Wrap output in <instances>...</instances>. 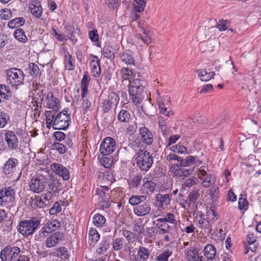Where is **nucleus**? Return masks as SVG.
I'll return each mask as SVG.
<instances>
[{"label":"nucleus","instance_id":"1","mask_svg":"<svg viewBox=\"0 0 261 261\" xmlns=\"http://www.w3.org/2000/svg\"><path fill=\"white\" fill-rule=\"evenodd\" d=\"M142 82L139 79H136L129 85V95L132 100L136 105L140 103L143 99L144 88Z\"/></svg>","mask_w":261,"mask_h":261},{"label":"nucleus","instance_id":"2","mask_svg":"<svg viewBox=\"0 0 261 261\" xmlns=\"http://www.w3.org/2000/svg\"><path fill=\"white\" fill-rule=\"evenodd\" d=\"M137 166L142 171H147L153 164V158L149 152L140 150L135 155Z\"/></svg>","mask_w":261,"mask_h":261},{"label":"nucleus","instance_id":"3","mask_svg":"<svg viewBox=\"0 0 261 261\" xmlns=\"http://www.w3.org/2000/svg\"><path fill=\"white\" fill-rule=\"evenodd\" d=\"M24 75L18 68H11L6 70L7 83L13 87H17L22 84Z\"/></svg>","mask_w":261,"mask_h":261},{"label":"nucleus","instance_id":"4","mask_svg":"<svg viewBox=\"0 0 261 261\" xmlns=\"http://www.w3.org/2000/svg\"><path fill=\"white\" fill-rule=\"evenodd\" d=\"M40 221L32 218L20 222L17 229L19 232L26 237L32 234L40 225Z\"/></svg>","mask_w":261,"mask_h":261},{"label":"nucleus","instance_id":"5","mask_svg":"<svg viewBox=\"0 0 261 261\" xmlns=\"http://www.w3.org/2000/svg\"><path fill=\"white\" fill-rule=\"evenodd\" d=\"M70 116L66 110L60 112L55 117L53 128L55 129H65L69 125Z\"/></svg>","mask_w":261,"mask_h":261},{"label":"nucleus","instance_id":"6","mask_svg":"<svg viewBox=\"0 0 261 261\" xmlns=\"http://www.w3.org/2000/svg\"><path fill=\"white\" fill-rule=\"evenodd\" d=\"M116 149L115 140L111 137L105 138L101 143L100 152L103 155L106 156L112 154Z\"/></svg>","mask_w":261,"mask_h":261},{"label":"nucleus","instance_id":"7","mask_svg":"<svg viewBox=\"0 0 261 261\" xmlns=\"http://www.w3.org/2000/svg\"><path fill=\"white\" fill-rule=\"evenodd\" d=\"M20 251L18 247L7 246L1 251L0 258L2 261H13L16 259Z\"/></svg>","mask_w":261,"mask_h":261},{"label":"nucleus","instance_id":"8","mask_svg":"<svg viewBox=\"0 0 261 261\" xmlns=\"http://www.w3.org/2000/svg\"><path fill=\"white\" fill-rule=\"evenodd\" d=\"M46 186V181L41 175L33 177L30 184L31 190L36 193L42 192L45 189Z\"/></svg>","mask_w":261,"mask_h":261},{"label":"nucleus","instance_id":"9","mask_svg":"<svg viewBox=\"0 0 261 261\" xmlns=\"http://www.w3.org/2000/svg\"><path fill=\"white\" fill-rule=\"evenodd\" d=\"M14 199V190L10 187L0 189V206H4Z\"/></svg>","mask_w":261,"mask_h":261},{"label":"nucleus","instance_id":"10","mask_svg":"<svg viewBox=\"0 0 261 261\" xmlns=\"http://www.w3.org/2000/svg\"><path fill=\"white\" fill-rule=\"evenodd\" d=\"M64 233L60 231L56 232L48 237L45 241V246L47 248H52L56 246L60 242L64 239Z\"/></svg>","mask_w":261,"mask_h":261},{"label":"nucleus","instance_id":"11","mask_svg":"<svg viewBox=\"0 0 261 261\" xmlns=\"http://www.w3.org/2000/svg\"><path fill=\"white\" fill-rule=\"evenodd\" d=\"M5 140L7 146L10 149H16L19 146V140L15 134L12 131H8L5 136Z\"/></svg>","mask_w":261,"mask_h":261},{"label":"nucleus","instance_id":"12","mask_svg":"<svg viewBox=\"0 0 261 261\" xmlns=\"http://www.w3.org/2000/svg\"><path fill=\"white\" fill-rule=\"evenodd\" d=\"M43 105L45 107L52 109L54 111H57L59 109V101L51 92L47 94Z\"/></svg>","mask_w":261,"mask_h":261},{"label":"nucleus","instance_id":"13","mask_svg":"<svg viewBox=\"0 0 261 261\" xmlns=\"http://www.w3.org/2000/svg\"><path fill=\"white\" fill-rule=\"evenodd\" d=\"M170 98L167 97L161 99L160 96L158 99V105L160 112L165 115L166 116L170 117L174 114V112L171 110H169V105L168 103H165V102L167 101L168 102L169 101Z\"/></svg>","mask_w":261,"mask_h":261},{"label":"nucleus","instance_id":"14","mask_svg":"<svg viewBox=\"0 0 261 261\" xmlns=\"http://www.w3.org/2000/svg\"><path fill=\"white\" fill-rule=\"evenodd\" d=\"M51 170L59 176H61L63 180H68L70 178L69 170L63 165L59 163L51 165Z\"/></svg>","mask_w":261,"mask_h":261},{"label":"nucleus","instance_id":"15","mask_svg":"<svg viewBox=\"0 0 261 261\" xmlns=\"http://www.w3.org/2000/svg\"><path fill=\"white\" fill-rule=\"evenodd\" d=\"M184 253L187 261H202V256H199L198 250L194 247H188Z\"/></svg>","mask_w":261,"mask_h":261},{"label":"nucleus","instance_id":"16","mask_svg":"<svg viewBox=\"0 0 261 261\" xmlns=\"http://www.w3.org/2000/svg\"><path fill=\"white\" fill-rule=\"evenodd\" d=\"M100 60L94 55H91L90 58V66L91 71L94 77H98L100 75L101 70L100 67Z\"/></svg>","mask_w":261,"mask_h":261},{"label":"nucleus","instance_id":"17","mask_svg":"<svg viewBox=\"0 0 261 261\" xmlns=\"http://www.w3.org/2000/svg\"><path fill=\"white\" fill-rule=\"evenodd\" d=\"M129 255L131 261H146L150 255V252L147 248L141 246L137 252V257L135 255L131 256L130 253Z\"/></svg>","mask_w":261,"mask_h":261},{"label":"nucleus","instance_id":"18","mask_svg":"<svg viewBox=\"0 0 261 261\" xmlns=\"http://www.w3.org/2000/svg\"><path fill=\"white\" fill-rule=\"evenodd\" d=\"M31 13L36 18H40L42 14V8L40 3L37 0H33L29 4Z\"/></svg>","mask_w":261,"mask_h":261},{"label":"nucleus","instance_id":"19","mask_svg":"<svg viewBox=\"0 0 261 261\" xmlns=\"http://www.w3.org/2000/svg\"><path fill=\"white\" fill-rule=\"evenodd\" d=\"M139 133L141 136V141L147 144L150 145L153 142V136L149 130L145 127H141L139 128Z\"/></svg>","mask_w":261,"mask_h":261},{"label":"nucleus","instance_id":"20","mask_svg":"<svg viewBox=\"0 0 261 261\" xmlns=\"http://www.w3.org/2000/svg\"><path fill=\"white\" fill-rule=\"evenodd\" d=\"M150 211L151 207L150 205L145 202L137 205L134 208V213L140 217L146 216L150 213Z\"/></svg>","mask_w":261,"mask_h":261},{"label":"nucleus","instance_id":"21","mask_svg":"<svg viewBox=\"0 0 261 261\" xmlns=\"http://www.w3.org/2000/svg\"><path fill=\"white\" fill-rule=\"evenodd\" d=\"M142 32L143 35L141 34H137L136 38L138 40H141L144 44L149 45L151 42L150 31L142 28Z\"/></svg>","mask_w":261,"mask_h":261},{"label":"nucleus","instance_id":"22","mask_svg":"<svg viewBox=\"0 0 261 261\" xmlns=\"http://www.w3.org/2000/svg\"><path fill=\"white\" fill-rule=\"evenodd\" d=\"M156 201L159 203L162 208L165 209L170 204V197L169 194L162 195L158 194L155 196Z\"/></svg>","mask_w":261,"mask_h":261},{"label":"nucleus","instance_id":"23","mask_svg":"<svg viewBox=\"0 0 261 261\" xmlns=\"http://www.w3.org/2000/svg\"><path fill=\"white\" fill-rule=\"evenodd\" d=\"M17 160L15 158H11L5 164L4 167L3 171L6 174H9L13 172L15 169L16 166L17 165Z\"/></svg>","mask_w":261,"mask_h":261},{"label":"nucleus","instance_id":"24","mask_svg":"<svg viewBox=\"0 0 261 261\" xmlns=\"http://www.w3.org/2000/svg\"><path fill=\"white\" fill-rule=\"evenodd\" d=\"M95 196H98L99 203L101 206L108 207L110 205L109 195L106 192H96Z\"/></svg>","mask_w":261,"mask_h":261},{"label":"nucleus","instance_id":"25","mask_svg":"<svg viewBox=\"0 0 261 261\" xmlns=\"http://www.w3.org/2000/svg\"><path fill=\"white\" fill-rule=\"evenodd\" d=\"M117 101V96L114 94H111L109 96L108 99H105L102 102V108L105 112H108L112 107V104Z\"/></svg>","mask_w":261,"mask_h":261},{"label":"nucleus","instance_id":"26","mask_svg":"<svg viewBox=\"0 0 261 261\" xmlns=\"http://www.w3.org/2000/svg\"><path fill=\"white\" fill-rule=\"evenodd\" d=\"M203 254L207 259L213 260L216 256V249L213 245L207 244L204 248Z\"/></svg>","mask_w":261,"mask_h":261},{"label":"nucleus","instance_id":"27","mask_svg":"<svg viewBox=\"0 0 261 261\" xmlns=\"http://www.w3.org/2000/svg\"><path fill=\"white\" fill-rule=\"evenodd\" d=\"M90 81V77L87 74L83 75V79L81 82V88L82 91V97L84 98L88 94V87Z\"/></svg>","mask_w":261,"mask_h":261},{"label":"nucleus","instance_id":"28","mask_svg":"<svg viewBox=\"0 0 261 261\" xmlns=\"http://www.w3.org/2000/svg\"><path fill=\"white\" fill-rule=\"evenodd\" d=\"M196 72L200 80L203 82H207L210 80L215 74L214 72H207L205 69H199Z\"/></svg>","mask_w":261,"mask_h":261},{"label":"nucleus","instance_id":"29","mask_svg":"<svg viewBox=\"0 0 261 261\" xmlns=\"http://www.w3.org/2000/svg\"><path fill=\"white\" fill-rule=\"evenodd\" d=\"M48 189L50 194L56 195L61 190V184L59 180L53 179L48 184Z\"/></svg>","mask_w":261,"mask_h":261},{"label":"nucleus","instance_id":"30","mask_svg":"<svg viewBox=\"0 0 261 261\" xmlns=\"http://www.w3.org/2000/svg\"><path fill=\"white\" fill-rule=\"evenodd\" d=\"M199 160L196 156L189 155L185 159L181 158L180 165L182 167L190 166L195 164Z\"/></svg>","mask_w":261,"mask_h":261},{"label":"nucleus","instance_id":"31","mask_svg":"<svg viewBox=\"0 0 261 261\" xmlns=\"http://www.w3.org/2000/svg\"><path fill=\"white\" fill-rule=\"evenodd\" d=\"M143 187L144 189L148 190L150 193H153L156 189V184L155 182L150 179L149 177H145L143 179Z\"/></svg>","mask_w":261,"mask_h":261},{"label":"nucleus","instance_id":"32","mask_svg":"<svg viewBox=\"0 0 261 261\" xmlns=\"http://www.w3.org/2000/svg\"><path fill=\"white\" fill-rule=\"evenodd\" d=\"M52 254L54 256L60 257L62 259H66L69 257L67 249L65 247L55 249Z\"/></svg>","mask_w":261,"mask_h":261},{"label":"nucleus","instance_id":"33","mask_svg":"<svg viewBox=\"0 0 261 261\" xmlns=\"http://www.w3.org/2000/svg\"><path fill=\"white\" fill-rule=\"evenodd\" d=\"M156 227L159 229L160 234H163L167 233L170 229L169 224L165 222H161L158 221V219L154 221Z\"/></svg>","mask_w":261,"mask_h":261},{"label":"nucleus","instance_id":"34","mask_svg":"<svg viewBox=\"0 0 261 261\" xmlns=\"http://www.w3.org/2000/svg\"><path fill=\"white\" fill-rule=\"evenodd\" d=\"M172 254V250L171 248H167L164 252L159 254L155 257L157 261H168L169 257Z\"/></svg>","mask_w":261,"mask_h":261},{"label":"nucleus","instance_id":"35","mask_svg":"<svg viewBox=\"0 0 261 261\" xmlns=\"http://www.w3.org/2000/svg\"><path fill=\"white\" fill-rule=\"evenodd\" d=\"M25 19L23 17H17L9 21L8 23L9 28L14 29L23 25L24 24Z\"/></svg>","mask_w":261,"mask_h":261},{"label":"nucleus","instance_id":"36","mask_svg":"<svg viewBox=\"0 0 261 261\" xmlns=\"http://www.w3.org/2000/svg\"><path fill=\"white\" fill-rule=\"evenodd\" d=\"M120 73L123 81H128L129 85V84H131L130 80L133 76L132 71L128 68H124L121 69Z\"/></svg>","mask_w":261,"mask_h":261},{"label":"nucleus","instance_id":"37","mask_svg":"<svg viewBox=\"0 0 261 261\" xmlns=\"http://www.w3.org/2000/svg\"><path fill=\"white\" fill-rule=\"evenodd\" d=\"M158 221L161 222H165L172 224H176V220L175 216L172 213H167L166 215L163 216L162 218L158 219Z\"/></svg>","mask_w":261,"mask_h":261},{"label":"nucleus","instance_id":"38","mask_svg":"<svg viewBox=\"0 0 261 261\" xmlns=\"http://www.w3.org/2000/svg\"><path fill=\"white\" fill-rule=\"evenodd\" d=\"M65 67L69 70H72L74 69V62L71 55L66 53L64 55Z\"/></svg>","mask_w":261,"mask_h":261},{"label":"nucleus","instance_id":"39","mask_svg":"<svg viewBox=\"0 0 261 261\" xmlns=\"http://www.w3.org/2000/svg\"><path fill=\"white\" fill-rule=\"evenodd\" d=\"M55 112L52 111H46L45 116L46 117V124L47 128H50L53 125V122L55 120Z\"/></svg>","mask_w":261,"mask_h":261},{"label":"nucleus","instance_id":"40","mask_svg":"<svg viewBox=\"0 0 261 261\" xmlns=\"http://www.w3.org/2000/svg\"><path fill=\"white\" fill-rule=\"evenodd\" d=\"M169 173L173 176L180 177L181 174L183 173L182 169H181L178 165L173 164L170 168Z\"/></svg>","mask_w":261,"mask_h":261},{"label":"nucleus","instance_id":"41","mask_svg":"<svg viewBox=\"0 0 261 261\" xmlns=\"http://www.w3.org/2000/svg\"><path fill=\"white\" fill-rule=\"evenodd\" d=\"M52 232L50 227L47 223H45L39 231V235L37 236L38 240H41L44 238L48 233Z\"/></svg>","mask_w":261,"mask_h":261},{"label":"nucleus","instance_id":"42","mask_svg":"<svg viewBox=\"0 0 261 261\" xmlns=\"http://www.w3.org/2000/svg\"><path fill=\"white\" fill-rule=\"evenodd\" d=\"M94 224L98 227L103 226L106 223V219L102 215L96 214L93 217Z\"/></svg>","mask_w":261,"mask_h":261},{"label":"nucleus","instance_id":"43","mask_svg":"<svg viewBox=\"0 0 261 261\" xmlns=\"http://www.w3.org/2000/svg\"><path fill=\"white\" fill-rule=\"evenodd\" d=\"M14 36L17 40L21 42H25L28 40L23 30L21 29H16L14 32Z\"/></svg>","mask_w":261,"mask_h":261},{"label":"nucleus","instance_id":"44","mask_svg":"<svg viewBox=\"0 0 261 261\" xmlns=\"http://www.w3.org/2000/svg\"><path fill=\"white\" fill-rule=\"evenodd\" d=\"M120 59L122 62L127 65H134L135 59L132 55L128 53H123L120 57Z\"/></svg>","mask_w":261,"mask_h":261},{"label":"nucleus","instance_id":"45","mask_svg":"<svg viewBox=\"0 0 261 261\" xmlns=\"http://www.w3.org/2000/svg\"><path fill=\"white\" fill-rule=\"evenodd\" d=\"M216 180L214 175L210 174L206 176L202 182V185L204 188H207L214 185Z\"/></svg>","mask_w":261,"mask_h":261},{"label":"nucleus","instance_id":"46","mask_svg":"<svg viewBox=\"0 0 261 261\" xmlns=\"http://www.w3.org/2000/svg\"><path fill=\"white\" fill-rule=\"evenodd\" d=\"M146 197L145 196L134 195L129 198V202L131 205H138L141 202L144 201Z\"/></svg>","mask_w":261,"mask_h":261},{"label":"nucleus","instance_id":"47","mask_svg":"<svg viewBox=\"0 0 261 261\" xmlns=\"http://www.w3.org/2000/svg\"><path fill=\"white\" fill-rule=\"evenodd\" d=\"M172 151L180 154H185L187 152V148L180 144H177L172 146L169 148Z\"/></svg>","mask_w":261,"mask_h":261},{"label":"nucleus","instance_id":"48","mask_svg":"<svg viewBox=\"0 0 261 261\" xmlns=\"http://www.w3.org/2000/svg\"><path fill=\"white\" fill-rule=\"evenodd\" d=\"M100 235L95 228H90L89 231V239L93 242L95 243L99 239Z\"/></svg>","mask_w":261,"mask_h":261},{"label":"nucleus","instance_id":"49","mask_svg":"<svg viewBox=\"0 0 261 261\" xmlns=\"http://www.w3.org/2000/svg\"><path fill=\"white\" fill-rule=\"evenodd\" d=\"M133 230L139 236L144 234L145 228L144 225L142 223H137L134 224L133 226Z\"/></svg>","mask_w":261,"mask_h":261},{"label":"nucleus","instance_id":"50","mask_svg":"<svg viewBox=\"0 0 261 261\" xmlns=\"http://www.w3.org/2000/svg\"><path fill=\"white\" fill-rule=\"evenodd\" d=\"M137 3L135 6V10L137 12H142L144 11L146 5L147 0H134Z\"/></svg>","mask_w":261,"mask_h":261},{"label":"nucleus","instance_id":"51","mask_svg":"<svg viewBox=\"0 0 261 261\" xmlns=\"http://www.w3.org/2000/svg\"><path fill=\"white\" fill-rule=\"evenodd\" d=\"M10 94L9 88L5 85H0V98L6 99Z\"/></svg>","mask_w":261,"mask_h":261},{"label":"nucleus","instance_id":"52","mask_svg":"<svg viewBox=\"0 0 261 261\" xmlns=\"http://www.w3.org/2000/svg\"><path fill=\"white\" fill-rule=\"evenodd\" d=\"M229 22L227 20L220 19L217 22L216 27L219 29L220 31H224L226 30L228 27Z\"/></svg>","mask_w":261,"mask_h":261},{"label":"nucleus","instance_id":"53","mask_svg":"<svg viewBox=\"0 0 261 261\" xmlns=\"http://www.w3.org/2000/svg\"><path fill=\"white\" fill-rule=\"evenodd\" d=\"M10 119L9 115L4 112H0V127L6 126Z\"/></svg>","mask_w":261,"mask_h":261},{"label":"nucleus","instance_id":"54","mask_svg":"<svg viewBox=\"0 0 261 261\" xmlns=\"http://www.w3.org/2000/svg\"><path fill=\"white\" fill-rule=\"evenodd\" d=\"M130 115L129 113L125 110H122L118 115V119L121 122H125L129 120Z\"/></svg>","mask_w":261,"mask_h":261},{"label":"nucleus","instance_id":"55","mask_svg":"<svg viewBox=\"0 0 261 261\" xmlns=\"http://www.w3.org/2000/svg\"><path fill=\"white\" fill-rule=\"evenodd\" d=\"M109 247V243L107 241H102L97 248V252L99 254L105 253Z\"/></svg>","mask_w":261,"mask_h":261},{"label":"nucleus","instance_id":"56","mask_svg":"<svg viewBox=\"0 0 261 261\" xmlns=\"http://www.w3.org/2000/svg\"><path fill=\"white\" fill-rule=\"evenodd\" d=\"M199 227L201 228H209V223L206 220L204 217L203 214L199 215V219L198 220Z\"/></svg>","mask_w":261,"mask_h":261},{"label":"nucleus","instance_id":"57","mask_svg":"<svg viewBox=\"0 0 261 261\" xmlns=\"http://www.w3.org/2000/svg\"><path fill=\"white\" fill-rule=\"evenodd\" d=\"M12 17V13L10 10L5 9L0 11V18L2 19L7 20Z\"/></svg>","mask_w":261,"mask_h":261},{"label":"nucleus","instance_id":"58","mask_svg":"<svg viewBox=\"0 0 261 261\" xmlns=\"http://www.w3.org/2000/svg\"><path fill=\"white\" fill-rule=\"evenodd\" d=\"M104 56L107 58H111L114 57V53L113 49L111 46H105L103 50Z\"/></svg>","mask_w":261,"mask_h":261},{"label":"nucleus","instance_id":"59","mask_svg":"<svg viewBox=\"0 0 261 261\" xmlns=\"http://www.w3.org/2000/svg\"><path fill=\"white\" fill-rule=\"evenodd\" d=\"M219 193V189L217 187L214 186L211 188L210 190V195L212 201H215L217 200Z\"/></svg>","mask_w":261,"mask_h":261},{"label":"nucleus","instance_id":"60","mask_svg":"<svg viewBox=\"0 0 261 261\" xmlns=\"http://www.w3.org/2000/svg\"><path fill=\"white\" fill-rule=\"evenodd\" d=\"M83 98V102L82 103V109L84 113H86L88 110L90 108L91 103L88 98L86 96Z\"/></svg>","mask_w":261,"mask_h":261},{"label":"nucleus","instance_id":"61","mask_svg":"<svg viewBox=\"0 0 261 261\" xmlns=\"http://www.w3.org/2000/svg\"><path fill=\"white\" fill-rule=\"evenodd\" d=\"M123 246L122 239L117 238L113 239V248L115 250H119L122 248Z\"/></svg>","mask_w":261,"mask_h":261},{"label":"nucleus","instance_id":"62","mask_svg":"<svg viewBox=\"0 0 261 261\" xmlns=\"http://www.w3.org/2000/svg\"><path fill=\"white\" fill-rule=\"evenodd\" d=\"M47 223L48 224L49 227H50L52 232L56 230L61 226L60 222L57 219L51 220Z\"/></svg>","mask_w":261,"mask_h":261},{"label":"nucleus","instance_id":"63","mask_svg":"<svg viewBox=\"0 0 261 261\" xmlns=\"http://www.w3.org/2000/svg\"><path fill=\"white\" fill-rule=\"evenodd\" d=\"M105 2L109 8L114 9L119 6L121 0H105Z\"/></svg>","mask_w":261,"mask_h":261},{"label":"nucleus","instance_id":"64","mask_svg":"<svg viewBox=\"0 0 261 261\" xmlns=\"http://www.w3.org/2000/svg\"><path fill=\"white\" fill-rule=\"evenodd\" d=\"M142 177L139 175H136L130 181V185L135 188H137L140 184Z\"/></svg>","mask_w":261,"mask_h":261}]
</instances>
